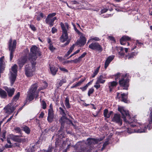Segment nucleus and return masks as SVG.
Returning a JSON list of instances; mask_svg holds the SVG:
<instances>
[{
	"label": "nucleus",
	"instance_id": "13d9d810",
	"mask_svg": "<svg viewBox=\"0 0 152 152\" xmlns=\"http://www.w3.org/2000/svg\"><path fill=\"white\" fill-rule=\"evenodd\" d=\"M59 69L60 70L62 71H63L64 72H68V70L64 68H62L61 67H59Z\"/></svg>",
	"mask_w": 152,
	"mask_h": 152
},
{
	"label": "nucleus",
	"instance_id": "4be33fe9",
	"mask_svg": "<svg viewBox=\"0 0 152 152\" xmlns=\"http://www.w3.org/2000/svg\"><path fill=\"white\" fill-rule=\"evenodd\" d=\"M114 56L112 55L109 56L108 57L105 61L104 64V67L105 69L107 68L111 62L114 59Z\"/></svg>",
	"mask_w": 152,
	"mask_h": 152
},
{
	"label": "nucleus",
	"instance_id": "20e7f679",
	"mask_svg": "<svg viewBox=\"0 0 152 152\" xmlns=\"http://www.w3.org/2000/svg\"><path fill=\"white\" fill-rule=\"evenodd\" d=\"M41 55L40 48L36 45H32L28 54V59L30 61L37 62V56L39 57Z\"/></svg>",
	"mask_w": 152,
	"mask_h": 152
},
{
	"label": "nucleus",
	"instance_id": "7c9ffc66",
	"mask_svg": "<svg viewBox=\"0 0 152 152\" xmlns=\"http://www.w3.org/2000/svg\"><path fill=\"white\" fill-rule=\"evenodd\" d=\"M45 21L46 23L48 24L49 26L50 27L53 26L54 24V22L51 19L46 18L45 19Z\"/></svg>",
	"mask_w": 152,
	"mask_h": 152
},
{
	"label": "nucleus",
	"instance_id": "f03ea898",
	"mask_svg": "<svg viewBox=\"0 0 152 152\" xmlns=\"http://www.w3.org/2000/svg\"><path fill=\"white\" fill-rule=\"evenodd\" d=\"M129 74L127 73L123 74L122 73L118 72L115 75H112L111 77L114 79L116 81L118 80V83L120 86L122 87L123 89L127 90L129 85Z\"/></svg>",
	"mask_w": 152,
	"mask_h": 152
},
{
	"label": "nucleus",
	"instance_id": "39448f33",
	"mask_svg": "<svg viewBox=\"0 0 152 152\" xmlns=\"http://www.w3.org/2000/svg\"><path fill=\"white\" fill-rule=\"evenodd\" d=\"M38 87V84L37 83L31 85L28 92V96L26 99L27 101L30 102L32 101L34 98L36 99L38 98L39 96V91H37Z\"/></svg>",
	"mask_w": 152,
	"mask_h": 152
},
{
	"label": "nucleus",
	"instance_id": "f3484780",
	"mask_svg": "<svg viewBox=\"0 0 152 152\" xmlns=\"http://www.w3.org/2000/svg\"><path fill=\"white\" fill-rule=\"evenodd\" d=\"M4 61L5 58L4 56H2L0 58V68L1 73L3 72L5 67Z\"/></svg>",
	"mask_w": 152,
	"mask_h": 152
},
{
	"label": "nucleus",
	"instance_id": "09e8293b",
	"mask_svg": "<svg viewBox=\"0 0 152 152\" xmlns=\"http://www.w3.org/2000/svg\"><path fill=\"white\" fill-rule=\"evenodd\" d=\"M100 68V66H99L98 67L96 68V69L94 70V73L95 74L97 75L99 72V70Z\"/></svg>",
	"mask_w": 152,
	"mask_h": 152
},
{
	"label": "nucleus",
	"instance_id": "603ef678",
	"mask_svg": "<svg viewBox=\"0 0 152 152\" xmlns=\"http://www.w3.org/2000/svg\"><path fill=\"white\" fill-rule=\"evenodd\" d=\"M58 31V30L54 27H53L51 29V32L53 34H54Z\"/></svg>",
	"mask_w": 152,
	"mask_h": 152
},
{
	"label": "nucleus",
	"instance_id": "58836bf2",
	"mask_svg": "<svg viewBox=\"0 0 152 152\" xmlns=\"http://www.w3.org/2000/svg\"><path fill=\"white\" fill-rule=\"evenodd\" d=\"M56 15V12L53 13H50L48 15L47 18H46L47 19H52L51 18L55 16Z\"/></svg>",
	"mask_w": 152,
	"mask_h": 152
},
{
	"label": "nucleus",
	"instance_id": "8fccbe9b",
	"mask_svg": "<svg viewBox=\"0 0 152 152\" xmlns=\"http://www.w3.org/2000/svg\"><path fill=\"white\" fill-rule=\"evenodd\" d=\"M73 3L75 4H77L80 3V2H81V0H78L77 1L73 0L72 1Z\"/></svg>",
	"mask_w": 152,
	"mask_h": 152
},
{
	"label": "nucleus",
	"instance_id": "72a5a7b5",
	"mask_svg": "<svg viewBox=\"0 0 152 152\" xmlns=\"http://www.w3.org/2000/svg\"><path fill=\"white\" fill-rule=\"evenodd\" d=\"M105 82V80L99 77H98L97 80L96 82V84H99L100 83L103 84Z\"/></svg>",
	"mask_w": 152,
	"mask_h": 152
},
{
	"label": "nucleus",
	"instance_id": "412c9836",
	"mask_svg": "<svg viewBox=\"0 0 152 152\" xmlns=\"http://www.w3.org/2000/svg\"><path fill=\"white\" fill-rule=\"evenodd\" d=\"M137 52H136L135 51L134 52L129 53L128 55L125 56L124 57L125 59H127L129 60H132L134 58V56H136L138 53Z\"/></svg>",
	"mask_w": 152,
	"mask_h": 152
},
{
	"label": "nucleus",
	"instance_id": "393cba45",
	"mask_svg": "<svg viewBox=\"0 0 152 152\" xmlns=\"http://www.w3.org/2000/svg\"><path fill=\"white\" fill-rule=\"evenodd\" d=\"M121 100L122 101L124 102L125 103L128 104L129 103L130 101L129 100H128L127 97L125 93H123L121 94Z\"/></svg>",
	"mask_w": 152,
	"mask_h": 152
},
{
	"label": "nucleus",
	"instance_id": "a18cd8bd",
	"mask_svg": "<svg viewBox=\"0 0 152 152\" xmlns=\"http://www.w3.org/2000/svg\"><path fill=\"white\" fill-rule=\"evenodd\" d=\"M29 27L32 31H35L37 30L36 27L34 25L30 24L29 25Z\"/></svg>",
	"mask_w": 152,
	"mask_h": 152
},
{
	"label": "nucleus",
	"instance_id": "680f3d73",
	"mask_svg": "<svg viewBox=\"0 0 152 152\" xmlns=\"http://www.w3.org/2000/svg\"><path fill=\"white\" fill-rule=\"evenodd\" d=\"M109 144V142L108 141H106L102 145V148H105L106 146Z\"/></svg>",
	"mask_w": 152,
	"mask_h": 152
},
{
	"label": "nucleus",
	"instance_id": "bb28decb",
	"mask_svg": "<svg viewBox=\"0 0 152 152\" xmlns=\"http://www.w3.org/2000/svg\"><path fill=\"white\" fill-rule=\"evenodd\" d=\"M119 50L120 51L118 52V53L119 55V57L122 58L125 55V53L124 52V48L123 47H121L119 48Z\"/></svg>",
	"mask_w": 152,
	"mask_h": 152
},
{
	"label": "nucleus",
	"instance_id": "3c124183",
	"mask_svg": "<svg viewBox=\"0 0 152 152\" xmlns=\"http://www.w3.org/2000/svg\"><path fill=\"white\" fill-rule=\"evenodd\" d=\"M65 102V104H70L69 103V97L68 96H67L66 98Z\"/></svg>",
	"mask_w": 152,
	"mask_h": 152
},
{
	"label": "nucleus",
	"instance_id": "c9c22d12",
	"mask_svg": "<svg viewBox=\"0 0 152 152\" xmlns=\"http://www.w3.org/2000/svg\"><path fill=\"white\" fill-rule=\"evenodd\" d=\"M66 116H62L61 117L59 121V122L61 123V125H62L65 122V120L66 119Z\"/></svg>",
	"mask_w": 152,
	"mask_h": 152
},
{
	"label": "nucleus",
	"instance_id": "c03bdc74",
	"mask_svg": "<svg viewBox=\"0 0 152 152\" xmlns=\"http://www.w3.org/2000/svg\"><path fill=\"white\" fill-rule=\"evenodd\" d=\"M14 130L17 133H21V129L19 127H15L14 129Z\"/></svg>",
	"mask_w": 152,
	"mask_h": 152
},
{
	"label": "nucleus",
	"instance_id": "4c0bfd02",
	"mask_svg": "<svg viewBox=\"0 0 152 152\" xmlns=\"http://www.w3.org/2000/svg\"><path fill=\"white\" fill-rule=\"evenodd\" d=\"M48 48L52 52L56 50V48L53 47V43L49 45Z\"/></svg>",
	"mask_w": 152,
	"mask_h": 152
},
{
	"label": "nucleus",
	"instance_id": "864d4df0",
	"mask_svg": "<svg viewBox=\"0 0 152 152\" xmlns=\"http://www.w3.org/2000/svg\"><path fill=\"white\" fill-rule=\"evenodd\" d=\"M75 30V31L77 33V34L79 35H83V33L80 32L76 28V27L75 28H74Z\"/></svg>",
	"mask_w": 152,
	"mask_h": 152
},
{
	"label": "nucleus",
	"instance_id": "7ed1b4c3",
	"mask_svg": "<svg viewBox=\"0 0 152 152\" xmlns=\"http://www.w3.org/2000/svg\"><path fill=\"white\" fill-rule=\"evenodd\" d=\"M60 25L62 30V35L59 38V40L61 42L64 43L65 41H67L69 39L68 33H69L68 31L71 28L70 26L68 23L66 22L64 23L61 22L60 23Z\"/></svg>",
	"mask_w": 152,
	"mask_h": 152
},
{
	"label": "nucleus",
	"instance_id": "0e129e2a",
	"mask_svg": "<svg viewBox=\"0 0 152 152\" xmlns=\"http://www.w3.org/2000/svg\"><path fill=\"white\" fill-rule=\"evenodd\" d=\"M87 54V53L86 52H84L79 57V58H80V59H81V58L85 57L86 55Z\"/></svg>",
	"mask_w": 152,
	"mask_h": 152
},
{
	"label": "nucleus",
	"instance_id": "2eb2a0df",
	"mask_svg": "<svg viewBox=\"0 0 152 152\" xmlns=\"http://www.w3.org/2000/svg\"><path fill=\"white\" fill-rule=\"evenodd\" d=\"M13 141L17 142L18 143H23L26 142L27 140V139L25 138H20L18 135L14 136L12 138Z\"/></svg>",
	"mask_w": 152,
	"mask_h": 152
},
{
	"label": "nucleus",
	"instance_id": "e433bc0d",
	"mask_svg": "<svg viewBox=\"0 0 152 152\" xmlns=\"http://www.w3.org/2000/svg\"><path fill=\"white\" fill-rule=\"evenodd\" d=\"M108 110L107 109H105L104 110V117L107 118H108L110 117V115L108 113Z\"/></svg>",
	"mask_w": 152,
	"mask_h": 152
},
{
	"label": "nucleus",
	"instance_id": "4d7b16f0",
	"mask_svg": "<svg viewBox=\"0 0 152 152\" xmlns=\"http://www.w3.org/2000/svg\"><path fill=\"white\" fill-rule=\"evenodd\" d=\"M75 47V45L73 44L72 46L70 47V48L69 49L68 51L69 52H69L71 53L72 52L73 50H74Z\"/></svg>",
	"mask_w": 152,
	"mask_h": 152
},
{
	"label": "nucleus",
	"instance_id": "de8ad7c7",
	"mask_svg": "<svg viewBox=\"0 0 152 152\" xmlns=\"http://www.w3.org/2000/svg\"><path fill=\"white\" fill-rule=\"evenodd\" d=\"M99 77H100L102 78L103 79H106L107 78L106 77V74L105 73H102L100 75Z\"/></svg>",
	"mask_w": 152,
	"mask_h": 152
},
{
	"label": "nucleus",
	"instance_id": "6ab92c4d",
	"mask_svg": "<svg viewBox=\"0 0 152 152\" xmlns=\"http://www.w3.org/2000/svg\"><path fill=\"white\" fill-rule=\"evenodd\" d=\"M117 81L115 80L108 83V86L110 92L112 91L113 88L117 86L118 84V83Z\"/></svg>",
	"mask_w": 152,
	"mask_h": 152
},
{
	"label": "nucleus",
	"instance_id": "4468645a",
	"mask_svg": "<svg viewBox=\"0 0 152 152\" xmlns=\"http://www.w3.org/2000/svg\"><path fill=\"white\" fill-rule=\"evenodd\" d=\"M112 121L117 123H118L120 126H121L122 124V120L121 118L120 114H115L114 117L112 119Z\"/></svg>",
	"mask_w": 152,
	"mask_h": 152
},
{
	"label": "nucleus",
	"instance_id": "9d476101",
	"mask_svg": "<svg viewBox=\"0 0 152 152\" xmlns=\"http://www.w3.org/2000/svg\"><path fill=\"white\" fill-rule=\"evenodd\" d=\"M81 143L75 146V151L76 152H90L91 151V148L88 149Z\"/></svg>",
	"mask_w": 152,
	"mask_h": 152
},
{
	"label": "nucleus",
	"instance_id": "69168bd1",
	"mask_svg": "<svg viewBox=\"0 0 152 152\" xmlns=\"http://www.w3.org/2000/svg\"><path fill=\"white\" fill-rule=\"evenodd\" d=\"M108 10V9L106 8H104L103 9H102L101 11V12L102 14L106 12Z\"/></svg>",
	"mask_w": 152,
	"mask_h": 152
},
{
	"label": "nucleus",
	"instance_id": "a211bd4d",
	"mask_svg": "<svg viewBox=\"0 0 152 152\" xmlns=\"http://www.w3.org/2000/svg\"><path fill=\"white\" fill-rule=\"evenodd\" d=\"M54 115L53 110L49 109L47 120L48 122L51 123L53 120Z\"/></svg>",
	"mask_w": 152,
	"mask_h": 152
},
{
	"label": "nucleus",
	"instance_id": "0eeeda50",
	"mask_svg": "<svg viewBox=\"0 0 152 152\" xmlns=\"http://www.w3.org/2000/svg\"><path fill=\"white\" fill-rule=\"evenodd\" d=\"M17 41L14 39L13 41L12 37H11L8 43L9 51H10V61H11L13 57V54L16 48Z\"/></svg>",
	"mask_w": 152,
	"mask_h": 152
},
{
	"label": "nucleus",
	"instance_id": "6e6d98bb",
	"mask_svg": "<svg viewBox=\"0 0 152 152\" xmlns=\"http://www.w3.org/2000/svg\"><path fill=\"white\" fill-rule=\"evenodd\" d=\"M70 39H69L63 45H62V47H64L68 45L70 41Z\"/></svg>",
	"mask_w": 152,
	"mask_h": 152
},
{
	"label": "nucleus",
	"instance_id": "052dcab7",
	"mask_svg": "<svg viewBox=\"0 0 152 152\" xmlns=\"http://www.w3.org/2000/svg\"><path fill=\"white\" fill-rule=\"evenodd\" d=\"M87 86L85 85L83 87L80 88V89H81L83 91H84L87 89Z\"/></svg>",
	"mask_w": 152,
	"mask_h": 152
},
{
	"label": "nucleus",
	"instance_id": "c85d7f7f",
	"mask_svg": "<svg viewBox=\"0 0 152 152\" xmlns=\"http://www.w3.org/2000/svg\"><path fill=\"white\" fill-rule=\"evenodd\" d=\"M22 130L27 134H29L31 132L30 129L27 126H23L22 127Z\"/></svg>",
	"mask_w": 152,
	"mask_h": 152
},
{
	"label": "nucleus",
	"instance_id": "f704fd0d",
	"mask_svg": "<svg viewBox=\"0 0 152 152\" xmlns=\"http://www.w3.org/2000/svg\"><path fill=\"white\" fill-rule=\"evenodd\" d=\"M20 96V93L19 92H18L16 95L14 96L12 100V102H16L19 99Z\"/></svg>",
	"mask_w": 152,
	"mask_h": 152
},
{
	"label": "nucleus",
	"instance_id": "2f4dec72",
	"mask_svg": "<svg viewBox=\"0 0 152 152\" xmlns=\"http://www.w3.org/2000/svg\"><path fill=\"white\" fill-rule=\"evenodd\" d=\"M7 96L6 91L2 89H0V96L2 98H5Z\"/></svg>",
	"mask_w": 152,
	"mask_h": 152
},
{
	"label": "nucleus",
	"instance_id": "e2e57ef3",
	"mask_svg": "<svg viewBox=\"0 0 152 152\" xmlns=\"http://www.w3.org/2000/svg\"><path fill=\"white\" fill-rule=\"evenodd\" d=\"M12 146L14 147H20V144L18 143H15L12 145Z\"/></svg>",
	"mask_w": 152,
	"mask_h": 152
},
{
	"label": "nucleus",
	"instance_id": "a878e982",
	"mask_svg": "<svg viewBox=\"0 0 152 152\" xmlns=\"http://www.w3.org/2000/svg\"><path fill=\"white\" fill-rule=\"evenodd\" d=\"M66 82V80L65 79H62L60 80L56 84V87L57 88H59V87L61 86L64 83Z\"/></svg>",
	"mask_w": 152,
	"mask_h": 152
},
{
	"label": "nucleus",
	"instance_id": "423d86ee",
	"mask_svg": "<svg viewBox=\"0 0 152 152\" xmlns=\"http://www.w3.org/2000/svg\"><path fill=\"white\" fill-rule=\"evenodd\" d=\"M30 62L31 64V66L27 64L25 66V74L27 77H31L34 75L35 71V66L37 64V62Z\"/></svg>",
	"mask_w": 152,
	"mask_h": 152
},
{
	"label": "nucleus",
	"instance_id": "5701e85b",
	"mask_svg": "<svg viewBox=\"0 0 152 152\" xmlns=\"http://www.w3.org/2000/svg\"><path fill=\"white\" fill-rule=\"evenodd\" d=\"M10 79L11 85L12 86L13 84L15 81L17 74H13L11 71H10Z\"/></svg>",
	"mask_w": 152,
	"mask_h": 152
},
{
	"label": "nucleus",
	"instance_id": "ddd939ff",
	"mask_svg": "<svg viewBox=\"0 0 152 152\" xmlns=\"http://www.w3.org/2000/svg\"><path fill=\"white\" fill-rule=\"evenodd\" d=\"M131 38L129 37L128 36L124 35L120 39V44L122 45H125L126 44H127V45H129V43L127 42V41H131Z\"/></svg>",
	"mask_w": 152,
	"mask_h": 152
},
{
	"label": "nucleus",
	"instance_id": "9b49d317",
	"mask_svg": "<svg viewBox=\"0 0 152 152\" xmlns=\"http://www.w3.org/2000/svg\"><path fill=\"white\" fill-rule=\"evenodd\" d=\"M28 59V57L26 54L21 57L18 60V64L20 68H22L23 65L26 63Z\"/></svg>",
	"mask_w": 152,
	"mask_h": 152
},
{
	"label": "nucleus",
	"instance_id": "f257e3e1",
	"mask_svg": "<svg viewBox=\"0 0 152 152\" xmlns=\"http://www.w3.org/2000/svg\"><path fill=\"white\" fill-rule=\"evenodd\" d=\"M118 110L122 114V118L124 119V121L128 125H129L131 127L134 128L133 130L134 132L137 133L145 132L148 128L150 130L152 128V120L150 122V117L149 116L148 118L149 124H140L136 121L131 118L129 111L124 110L122 107H118Z\"/></svg>",
	"mask_w": 152,
	"mask_h": 152
},
{
	"label": "nucleus",
	"instance_id": "5fc2aeb1",
	"mask_svg": "<svg viewBox=\"0 0 152 152\" xmlns=\"http://www.w3.org/2000/svg\"><path fill=\"white\" fill-rule=\"evenodd\" d=\"M25 105H23L22 107H21L18 110L16 114L15 115V116H17L18 114V113L22 110V109L24 107Z\"/></svg>",
	"mask_w": 152,
	"mask_h": 152
},
{
	"label": "nucleus",
	"instance_id": "b1692460",
	"mask_svg": "<svg viewBox=\"0 0 152 152\" xmlns=\"http://www.w3.org/2000/svg\"><path fill=\"white\" fill-rule=\"evenodd\" d=\"M50 69L51 74L53 75H55L58 70V68L57 67H56L53 65L52 66H50Z\"/></svg>",
	"mask_w": 152,
	"mask_h": 152
},
{
	"label": "nucleus",
	"instance_id": "cd10ccee",
	"mask_svg": "<svg viewBox=\"0 0 152 152\" xmlns=\"http://www.w3.org/2000/svg\"><path fill=\"white\" fill-rule=\"evenodd\" d=\"M7 133V132L5 130H3L0 133V136L1 137L0 140L2 142L4 141V140L6 139V135Z\"/></svg>",
	"mask_w": 152,
	"mask_h": 152
},
{
	"label": "nucleus",
	"instance_id": "1a4fd4ad",
	"mask_svg": "<svg viewBox=\"0 0 152 152\" xmlns=\"http://www.w3.org/2000/svg\"><path fill=\"white\" fill-rule=\"evenodd\" d=\"M89 48L92 50L101 52L103 50L102 46L97 42H93L90 44L88 46Z\"/></svg>",
	"mask_w": 152,
	"mask_h": 152
},
{
	"label": "nucleus",
	"instance_id": "ea45409f",
	"mask_svg": "<svg viewBox=\"0 0 152 152\" xmlns=\"http://www.w3.org/2000/svg\"><path fill=\"white\" fill-rule=\"evenodd\" d=\"M94 89L93 88H92L89 89L88 93V96H90L92 94L94 93Z\"/></svg>",
	"mask_w": 152,
	"mask_h": 152
},
{
	"label": "nucleus",
	"instance_id": "774afa93",
	"mask_svg": "<svg viewBox=\"0 0 152 152\" xmlns=\"http://www.w3.org/2000/svg\"><path fill=\"white\" fill-rule=\"evenodd\" d=\"M5 147L6 148H12V145L11 144L8 145L7 144H6L5 145Z\"/></svg>",
	"mask_w": 152,
	"mask_h": 152
},
{
	"label": "nucleus",
	"instance_id": "c756f323",
	"mask_svg": "<svg viewBox=\"0 0 152 152\" xmlns=\"http://www.w3.org/2000/svg\"><path fill=\"white\" fill-rule=\"evenodd\" d=\"M18 69V66L16 64H15L11 67V72L13 74H17Z\"/></svg>",
	"mask_w": 152,
	"mask_h": 152
},
{
	"label": "nucleus",
	"instance_id": "79ce46f5",
	"mask_svg": "<svg viewBox=\"0 0 152 152\" xmlns=\"http://www.w3.org/2000/svg\"><path fill=\"white\" fill-rule=\"evenodd\" d=\"M72 61L73 63L76 64L81 61V59H80L79 57L73 60H72Z\"/></svg>",
	"mask_w": 152,
	"mask_h": 152
},
{
	"label": "nucleus",
	"instance_id": "bf43d9fd",
	"mask_svg": "<svg viewBox=\"0 0 152 152\" xmlns=\"http://www.w3.org/2000/svg\"><path fill=\"white\" fill-rule=\"evenodd\" d=\"M86 80V78H82L77 83H78V84H79V86H80L81 84L83 83V82L85 80Z\"/></svg>",
	"mask_w": 152,
	"mask_h": 152
},
{
	"label": "nucleus",
	"instance_id": "6e6552de",
	"mask_svg": "<svg viewBox=\"0 0 152 152\" xmlns=\"http://www.w3.org/2000/svg\"><path fill=\"white\" fill-rule=\"evenodd\" d=\"M104 137H100L99 138H95L89 137L87 139V143L86 145L88 147H89V148L92 145L96 144L99 142L102 141L104 139Z\"/></svg>",
	"mask_w": 152,
	"mask_h": 152
},
{
	"label": "nucleus",
	"instance_id": "473e14b6",
	"mask_svg": "<svg viewBox=\"0 0 152 152\" xmlns=\"http://www.w3.org/2000/svg\"><path fill=\"white\" fill-rule=\"evenodd\" d=\"M36 13L38 14L36 18V19L38 21H39L41 20V18H43L44 16V14L41 12H36Z\"/></svg>",
	"mask_w": 152,
	"mask_h": 152
},
{
	"label": "nucleus",
	"instance_id": "49530a36",
	"mask_svg": "<svg viewBox=\"0 0 152 152\" xmlns=\"http://www.w3.org/2000/svg\"><path fill=\"white\" fill-rule=\"evenodd\" d=\"M108 39H110L114 42H115V38L112 36H110L108 37Z\"/></svg>",
	"mask_w": 152,
	"mask_h": 152
},
{
	"label": "nucleus",
	"instance_id": "37998d69",
	"mask_svg": "<svg viewBox=\"0 0 152 152\" xmlns=\"http://www.w3.org/2000/svg\"><path fill=\"white\" fill-rule=\"evenodd\" d=\"M61 141L60 140H59L58 139H56V141L55 142V145L56 147L58 146L60 144Z\"/></svg>",
	"mask_w": 152,
	"mask_h": 152
},
{
	"label": "nucleus",
	"instance_id": "338daca9",
	"mask_svg": "<svg viewBox=\"0 0 152 152\" xmlns=\"http://www.w3.org/2000/svg\"><path fill=\"white\" fill-rule=\"evenodd\" d=\"M78 86H80L79 85V84H78V83H77L75 85L73 84V86H71V87L70 88L71 89L73 88H75L76 87H77Z\"/></svg>",
	"mask_w": 152,
	"mask_h": 152
},
{
	"label": "nucleus",
	"instance_id": "f8f14e48",
	"mask_svg": "<svg viewBox=\"0 0 152 152\" xmlns=\"http://www.w3.org/2000/svg\"><path fill=\"white\" fill-rule=\"evenodd\" d=\"M17 106H14L12 105H7L4 108L3 110L5 113L11 115L13 113L16 109Z\"/></svg>",
	"mask_w": 152,
	"mask_h": 152
},
{
	"label": "nucleus",
	"instance_id": "a19ab883",
	"mask_svg": "<svg viewBox=\"0 0 152 152\" xmlns=\"http://www.w3.org/2000/svg\"><path fill=\"white\" fill-rule=\"evenodd\" d=\"M59 110H60L59 111L60 112V113L61 115H62V116L66 115V114L64 110L62 108L60 107L59 108Z\"/></svg>",
	"mask_w": 152,
	"mask_h": 152
},
{
	"label": "nucleus",
	"instance_id": "dca6fc26",
	"mask_svg": "<svg viewBox=\"0 0 152 152\" xmlns=\"http://www.w3.org/2000/svg\"><path fill=\"white\" fill-rule=\"evenodd\" d=\"M86 39L85 37L81 35L79 41L76 42V45H79L80 46H83L86 43Z\"/></svg>",
	"mask_w": 152,
	"mask_h": 152
},
{
	"label": "nucleus",
	"instance_id": "aec40b11",
	"mask_svg": "<svg viewBox=\"0 0 152 152\" xmlns=\"http://www.w3.org/2000/svg\"><path fill=\"white\" fill-rule=\"evenodd\" d=\"M4 89L7 92L8 95L10 97L12 96L15 91V89L14 88H9L7 87H6Z\"/></svg>",
	"mask_w": 152,
	"mask_h": 152
}]
</instances>
